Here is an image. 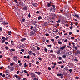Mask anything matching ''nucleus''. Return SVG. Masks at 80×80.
<instances>
[{
  "instance_id": "obj_1",
  "label": "nucleus",
  "mask_w": 80,
  "mask_h": 80,
  "mask_svg": "<svg viewBox=\"0 0 80 80\" xmlns=\"http://www.w3.org/2000/svg\"><path fill=\"white\" fill-rule=\"evenodd\" d=\"M78 54H80V51L78 50L75 54V56H77V55H78Z\"/></svg>"
},
{
  "instance_id": "obj_2",
  "label": "nucleus",
  "mask_w": 80,
  "mask_h": 80,
  "mask_svg": "<svg viewBox=\"0 0 80 80\" xmlns=\"http://www.w3.org/2000/svg\"><path fill=\"white\" fill-rule=\"evenodd\" d=\"M50 11L51 12H55V9L54 8H52L50 9Z\"/></svg>"
},
{
  "instance_id": "obj_3",
  "label": "nucleus",
  "mask_w": 80,
  "mask_h": 80,
  "mask_svg": "<svg viewBox=\"0 0 80 80\" xmlns=\"http://www.w3.org/2000/svg\"><path fill=\"white\" fill-rule=\"evenodd\" d=\"M32 5H33L34 7H37V5H38V4L37 3H32Z\"/></svg>"
},
{
  "instance_id": "obj_4",
  "label": "nucleus",
  "mask_w": 80,
  "mask_h": 80,
  "mask_svg": "<svg viewBox=\"0 0 80 80\" xmlns=\"http://www.w3.org/2000/svg\"><path fill=\"white\" fill-rule=\"evenodd\" d=\"M19 5L21 7H23L25 4H23V2H19Z\"/></svg>"
},
{
  "instance_id": "obj_5",
  "label": "nucleus",
  "mask_w": 80,
  "mask_h": 80,
  "mask_svg": "<svg viewBox=\"0 0 80 80\" xmlns=\"http://www.w3.org/2000/svg\"><path fill=\"white\" fill-rule=\"evenodd\" d=\"M66 48V45H64L63 47H61L60 48L61 50H63L65 48Z\"/></svg>"
},
{
  "instance_id": "obj_6",
  "label": "nucleus",
  "mask_w": 80,
  "mask_h": 80,
  "mask_svg": "<svg viewBox=\"0 0 80 80\" xmlns=\"http://www.w3.org/2000/svg\"><path fill=\"white\" fill-rule=\"evenodd\" d=\"M73 47L74 48H75L76 50H78V47H76L75 44L73 45Z\"/></svg>"
},
{
  "instance_id": "obj_7",
  "label": "nucleus",
  "mask_w": 80,
  "mask_h": 80,
  "mask_svg": "<svg viewBox=\"0 0 80 80\" xmlns=\"http://www.w3.org/2000/svg\"><path fill=\"white\" fill-rule=\"evenodd\" d=\"M23 9L24 10H28V8L27 6H25L23 8Z\"/></svg>"
},
{
  "instance_id": "obj_8",
  "label": "nucleus",
  "mask_w": 80,
  "mask_h": 80,
  "mask_svg": "<svg viewBox=\"0 0 80 80\" xmlns=\"http://www.w3.org/2000/svg\"><path fill=\"white\" fill-rule=\"evenodd\" d=\"M35 72V73H37V74L38 75H40L41 74V72Z\"/></svg>"
},
{
  "instance_id": "obj_9",
  "label": "nucleus",
  "mask_w": 80,
  "mask_h": 80,
  "mask_svg": "<svg viewBox=\"0 0 80 80\" xmlns=\"http://www.w3.org/2000/svg\"><path fill=\"white\" fill-rule=\"evenodd\" d=\"M28 53L29 55H32V52L31 51H29L28 52Z\"/></svg>"
},
{
  "instance_id": "obj_10",
  "label": "nucleus",
  "mask_w": 80,
  "mask_h": 80,
  "mask_svg": "<svg viewBox=\"0 0 80 80\" xmlns=\"http://www.w3.org/2000/svg\"><path fill=\"white\" fill-rule=\"evenodd\" d=\"M57 76H58V77H59V76H63V74H61V73H58L57 74Z\"/></svg>"
},
{
  "instance_id": "obj_11",
  "label": "nucleus",
  "mask_w": 80,
  "mask_h": 80,
  "mask_svg": "<svg viewBox=\"0 0 80 80\" xmlns=\"http://www.w3.org/2000/svg\"><path fill=\"white\" fill-rule=\"evenodd\" d=\"M33 30L35 32H37V28H36L34 27Z\"/></svg>"
},
{
  "instance_id": "obj_12",
  "label": "nucleus",
  "mask_w": 80,
  "mask_h": 80,
  "mask_svg": "<svg viewBox=\"0 0 80 80\" xmlns=\"http://www.w3.org/2000/svg\"><path fill=\"white\" fill-rule=\"evenodd\" d=\"M24 40H26V38H22L21 39V42H24Z\"/></svg>"
},
{
  "instance_id": "obj_13",
  "label": "nucleus",
  "mask_w": 80,
  "mask_h": 80,
  "mask_svg": "<svg viewBox=\"0 0 80 80\" xmlns=\"http://www.w3.org/2000/svg\"><path fill=\"white\" fill-rule=\"evenodd\" d=\"M60 21H61V20H60V19H59L58 20V21H56L57 23H59L60 22Z\"/></svg>"
},
{
  "instance_id": "obj_14",
  "label": "nucleus",
  "mask_w": 80,
  "mask_h": 80,
  "mask_svg": "<svg viewBox=\"0 0 80 80\" xmlns=\"http://www.w3.org/2000/svg\"><path fill=\"white\" fill-rule=\"evenodd\" d=\"M58 30L57 29H56L55 31H53V32H54V33H58Z\"/></svg>"
},
{
  "instance_id": "obj_15",
  "label": "nucleus",
  "mask_w": 80,
  "mask_h": 80,
  "mask_svg": "<svg viewBox=\"0 0 80 80\" xmlns=\"http://www.w3.org/2000/svg\"><path fill=\"white\" fill-rule=\"evenodd\" d=\"M47 6H48V7H51V5L49 3H48V4Z\"/></svg>"
},
{
  "instance_id": "obj_16",
  "label": "nucleus",
  "mask_w": 80,
  "mask_h": 80,
  "mask_svg": "<svg viewBox=\"0 0 80 80\" xmlns=\"http://www.w3.org/2000/svg\"><path fill=\"white\" fill-rule=\"evenodd\" d=\"M19 47H21V48H23V46L20 44L19 45Z\"/></svg>"
},
{
  "instance_id": "obj_17",
  "label": "nucleus",
  "mask_w": 80,
  "mask_h": 80,
  "mask_svg": "<svg viewBox=\"0 0 80 80\" xmlns=\"http://www.w3.org/2000/svg\"><path fill=\"white\" fill-rule=\"evenodd\" d=\"M5 42V40H3H3H2V42H1V43H3L4 42Z\"/></svg>"
},
{
  "instance_id": "obj_18",
  "label": "nucleus",
  "mask_w": 80,
  "mask_h": 80,
  "mask_svg": "<svg viewBox=\"0 0 80 80\" xmlns=\"http://www.w3.org/2000/svg\"><path fill=\"white\" fill-rule=\"evenodd\" d=\"M30 33L31 34V35H33V32L32 31H31L30 32Z\"/></svg>"
},
{
  "instance_id": "obj_19",
  "label": "nucleus",
  "mask_w": 80,
  "mask_h": 80,
  "mask_svg": "<svg viewBox=\"0 0 80 80\" xmlns=\"http://www.w3.org/2000/svg\"><path fill=\"white\" fill-rule=\"evenodd\" d=\"M32 77H33V78L35 77V74L32 73Z\"/></svg>"
},
{
  "instance_id": "obj_20",
  "label": "nucleus",
  "mask_w": 80,
  "mask_h": 80,
  "mask_svg": "<svg viewBox=\"0 0 80 80\" xmlns=\"http://www.w3.org/2000/svg\"><path fill=\"white\" fill-rule=\"evenodd\" d=\"M14 77L16 78H18V76L17 75L15 74L14 75Z\"/></svg>"
},
{
  "instance_id": "obj_21",
  "label": "nucleus",
  "mask_w": 80,
  "mask_h": 80,
  "mask_svg": "<svg viewBox=\"0 0 80 80\" xmlns=\"http://www.w3.org/2000/svg\"><path fill=\"white\" fill-rule=\"evenodd\" d=\"M44 51L45 52H48V49H47V48H45L44 49Z\"/></svg>"
},
{
  "instance_id": "obj_22",
  "label": "nucleus",
  "mask_w": 80,
  "mask_h": 80,
  "mask_svg": "<svg viewBox=\"0 0 80 80\" xmlns=\"http://www.w3.org/2000/svg\"><path fill=\"white\" fill-rule=\"evenodd\" d=\"M38 20H40V19H42V17H41V16H39V17L38 18Z\"/></svg>"
},
{
  "instance_id": "obj_23",
  "label": "nucleus",
  "mask_w": 80,
  "mask_h": 80,
  "mask_svg": "<svg viewBox=\"0 0 80 80\" xmlns=\"http://www.w3.org/2000/svg\"><path fill=\"white\" fill-rule=\"evenodd\" d=\"M8 35H11V33H12V32L11 31H9L8 32Z\"/></svg>"
},
{
  "instance_id": "obj_24",
  "label": "nucleus",
  "mask_w": 80,
  "mask_h": 80,
  "mask_svg": "<svg viewBox=\"0 0 80 80\" xmlns=\"http://www.w3.org/2000/svg\"><path fill=\"white\" fill-rule=\"evenodd\" d=\"M51 41H52V42H55V40H54V39H51Z\"/></svg>"
},
{
  "instance_id": "obj_25",
  "label": "nucleus",
  "mask_w": 80,
  "mask_h": 80,
  "mask_svg": "<svg viewBox=\"0 0 80 80\" xmlns=\"http://www.w3.org/2000/svg\"><path fill=\"white\" fill-rule=\"evenodd\" d=\"M71 38L72 39V40H74L75 39V38L74 37H71Z\"/></svg>"
},
{
  "instance_id": "obj_26",
  "label": "nucleus",
  "mask_w": 80,
  "mask_h": 80,
  "mask_svg": "<svg viewBox=\"0 0 80 80\" xmlns=\"http://www.w3.org/2000/svg\"><path fill=\"white\" fill-rule=\"evenodd\" d=\"M22 22H25V19H22Z\"/></svg>"
},
{
  "instance_id": "obj_27",
  "label": "nucleus",
  "mask_w": 80,
  "mask_h": 80,
  "mask_svg": "<svg viewBox=\"0 0 80 80\" xmlns=\"http://www.w3.org/2000/svg\"><path fill=\"white\" fill-rule=\"evenodd\" d=\"M58 63L59 64H62V61L58 62Z\"/></svg>"
},
{
  "instance_id": "obj_28",
  "label": "nucleus",
  "mask_w": 80,
  "mask_h": 80,
  "mask_svg": "<svg viewBox=\"0 0 80 80\" xmlns=\"http://www.w3.org/2000/svg\"><path fill=\"white\" fill-rule=\"evenodd\" d=\"M27 67V64L26 63H24V67L25 68V67Z\"/></svg>"
},
{
  "instance_id": "obj_29",
  "label": "nucleus",
  "mask_w": 80,
  "mask_h": 80,
  "mask_svg": "<svg viewBox=\"0 0 80 80\" xmlns=\"http://www.w3.org/2000/svg\"><path fill=\"white\" fill-rule=\"evenodd\" d=\"M48 47H50V48H51L52 47V45H48Z\"/></svg>"
},
{
  "instance_id": "obj_30",
  "label": "nucleus",
  "mask_w": 80,
  "mask_h": 80,
  "mask_svg": "<svg viewBox=\"0 0 80 80\" xmlns=\"http://www.w3.org/2000/svg\"><path fill=\"white\" fill-rule=\"evenodd\" d=\"M63 58H66V55H64L62 56Z\"/></svg>"
},
{
  "instance_id": "obj_31",
  "label": "nucleus",
  "mask_w": 80,
  "mask_h": 80,
  "mask_svg": "<svg viewBox=\"0 0 80 80\" xmlns=\"http://www.w3.org/2000/svg\"><path fill=\"white\" fill-rule=\"evenodd\" d=\"M69 71L70 72V73H72V69H69Z\"/></svg>"
},
{
  "instance_id": "obj_32",
  "label": "nucleus",
  "mask_w": 80,
  "mask_h": 80,
  "mask_svg": "<svg viewBox=\"0 0 80 80\" xmlns=\"http://www.w3.org/2000/svg\"><path fill=\"white\" fill-rule=\"evenodd\" d=\"M36 64H37V65H38V63H39V62H38V61H36Z\"/></svg>"
},
{
  "instance_id": "obj_33",
  "label": "nucleus",
  "mask_w": 80,
  "mask_h": 80,
  "mask_svg": "<svg viewBox=\"0 0 80 80\" xmlns=\"http://www.w3.org/2000/svg\"><path fill=\"white\" fill-rule=\"evenodd\" d=\"M10 65H11V66H13V63H11L10 64Z\"/></svg>"
},
{
  "instance_id": "obj_34",
  "label": "nucleus",
  "mask_w": 80,
  "mask_h": 80,
  "mask_svg": "<svg viewBox=\"0 0 80 80\" xmlns=\"http://www.w3.org/2000/svg\"><path fill=\"white\" fill-rule=\"evenodd\" d=\"M33 26H31V28H30L31 30H32V29H33Z\"/></svg>"
},
{
  "instance_id": "obj_35",
  "label": "nucleus",
  "mask_w": 80,
  "mask_h": 80,
  "mask_svg": "<svg viewBox=\"0 0 80 80\" xmlns=\"http://www.w3.org/2000/svg\"><path fill=\"white\" fill-rule=\"evenodd\" d=\"M5 48L6 50H8V48L7 46H6Z\"/></svg>"
},
{
  "instance_id": "obj_36",
  "label": "nucleus",
  "mask_w": 80,
  "mask_h": 80,
  "mask_svg": "<svg viewBox=\"0 0 80 80\" xmlns=\"http://www.w3.org/2000/svg\"><path fill=\"white\" fill-rule=\"evenodd\" d=\"M18 0H14V2L15 3H17V2H18Z\"/></svg>"
},
{
  "instance_id": "obj_37",
  "label": "nucleus",
  "mask_w": 80,
  "mask_h": 80,
  "mask_svg": "<svg viewBox=\"0 0 80 80\" xmlns=\"http://www.w3.org/2000/svg\"><path fill=\"white\" fill-rule=\"evenodd\" d=\"M9 75H8V74H6V76L7 77V78H8V77H9Z\"/></svg>"
},
{
  "instance_id": "obj_38",
  "label": "nucleus",
  "mask_w": 80,
  "mask_h": 80,
  "mask_svg": "<svg viewBox=\"0 0 80 80\" xmlns=\"http://www.w3.org/2000/svg\"><path fill=\"white\" fill-rule=\"evenodd\" d=\"M28 17L29 18H30L31 17V16H30V13H29L28 14Z\"/></svg>"
},
{
  "instance_id": "obj_39",
  "label": "nucleus",
  "mask_w": 80,
  "mask_h": 80,
  "mask_svg": "<svg viewBox=\"0 0 80 80\" xmlns=\"http://www.w3.org/2000/svg\"><path fill=\"white\" fill-rule=\"evenodd\" d=\"M58 38H59V37L58 36H56L55 37V38H56V39H58Z\"/></svg>"
},
{
  "instance_id": "obj_40",
  "label": "nucleus",
  "mask_w": 80,
  "mask_h": 80,
  "mask_svg": "<svg viewBox=\"0 0 80 80\" xmlns=\"http://www.w3.org/2000/svg\"><path fill=\"white\" fill-rule=\"evenodd\" d=\"M75 78H76V79H78V78H79V77H75Z\"/></svg>"
},
{
  "instance_id": "obj_41",
  "label": "nucleus",
  "mask_w": 80,
  "mask_h": 80,
  "mask_svg": "<svg viewBox=\"0 0 80 80\" xmlns=\"http://www.w3.org/2000/svg\"><path fill=\"white\" fill-rule=\"evenodd\" d=\"M29 67H32V64L31 63H29Z\"/></svg>"
},
{
  "instance_id": "obj_42",
  "label": "nucleus",
  "mask_w": 80,
  "mask_h": 80,
  "mask_svg": "<svg viewBox=\"0 0 80 80\" xmlns=\"http://www.w3.org/2000/svg\"><path fill=\"white\" fill-rule=\"evenodd\" d=\"M38 59L39 60H42V58L39 57L38 58Z\"/></svg>"
},
{
  "instance_id": "obj_43",
  "label": "nucleus",
  "mask_w": 80,
  "mask_h": 80,
  "mask_svg": "<svg viewBox=\"0 0 80 80\" xmlns=\"http://www.w3.org/2000/svg\"><path fill=\"white\" fill-rule=\"evenodd\" d=\"M65 42H68V40L67 39H65L64 40Z\"/></svg>"
},
{
  "instance_id": "obj_44",
  "label": "nucleus",
  "mask_w": 80,
  "mask_h": 80,
  "mask_svg": "<svg viewBox=\"0 0 80 80\" xmlns=\"http://www.w3.org/2000/svg\"><path fill=\"white\" fill-rule=\"evenodd\" d=\"M58 43H59V44H60L61 45L62 44V42H58Z\"/></svg>"
},
{
  "instance_id": "obj_45",
  "label": "nucleus",
  "mask_w": 80,
  "mask_h": 80,
  "mask_svg": "<svg viewBox=\"0 0 80 80\" xmlns=\"http://www.w3.org/2000/svg\"><path fill=\"white\" fill-rule=\"evenodd\" d=\"M60 12H63V9H60Z\"/></svg>"
},
{
  "instance_id": "obj_46",
  "label": "nucleus",
  "mask_w": 80,
  "mask_h": 80,
  "mask_svg": "<svg viewBox=\"0 0 80 80\" xmlns=\"http://www.w3.org/2000/svg\"><path fill=\"white\" fill-rule=\"evenodd\" d=\"M74 61H76V62H77V61H78V59L77 58H75L74 59Z\"/></svg>"
},
{
  "instance_id": "obj_47",
  "label": "nucleus",
  "mask_w": 80,
  "mask_h": 80,
  "mask_svg": "<svg viewBox=\"0 0 80 80\" xmlns=\"http://www.w3.org/2000/svg\"><path fill=\"white\" fill-rule=\"evenodd\" d=\"M32 55H34V56H35V55H36V54H35V53H32Z\"/></svg>"
},
{
  "instance_id": "obj_48",
  "label": "nucleus",
  "mask_w": 80,
  "mask_h": 80,
  "mask_svg": "<svg viewBox=\"0 0 80 80\" xmlns=\"http://www.w3.org/2000/svg\"><path fill=\"white\" fill-rule=\"evenodd\" d=\"M40 48L39 47H38L37 48V50H40Z\"/></svg>"
},
{
  "instance_id": "obj_49",
  "label": "nucleus",
  "mask_w": 80,
  "mask_h": 80,
  "mask_svg": "<svg viewBox=\"0 0 80 80\" xmlns=\"http://www.w3.org/2000/svg\"><path fill=\"white\" fill-rule=\"evenodd\" d=\"M48 69L49 70H51V68H50V67H48Z\"/></svg>"
},
{
  "instance_id": "obj_50",
  "label": "nucleus",
  "mask_w": 80,
  "mask_h": 80,
  "mask_svg": "<svg viewBox=\"0 0 80 80\" xmlns=\"http://www.w3.org/2000/svg\"><path fill=\"white\" fill-rule=\"evenodd\" d=\"M19 73H20V71H18L17 72V74H18Z\"/></svg>"
},
{
  "instance_id": "obj_51",
  "label": "nucleus",
  "mask_w": 80,
  "mask_h": 80,
  "mask_svg": "<svg viewBox=\"0 0 80 80\" xmlns=\"http://www.w3.org/2000/svg\"><path fill=\"white\" fill-rule=\"evenodd\" d=\"M45 35L46 36H49V34L47 33L45 34Z\"/></svg>"
},
{
  "instance_id": "obj_52",
  "label": "nucleus",
  "mask_w": 80,
  "mask_h": 80,
  "mask_svg": "<svg viewBox=\"0 0 80 80\" xmlns=\"http://www.w3.org/2000/svg\"><path fill=\"white\" fill-rule=\"evenodd\" d=\"M13 60L14 61H15V62H17V59H15V58H14L13 59Z\"/></svg>"
},
{
  "instance_id": "obj_53",
  "label": "nucleus",
  "mask_w": 80,
  "mask_h": 80,
  "mask_svg": "<svg viewBox=\"0 0 80 80\" xmlns=\"http://www.w3.org/2000/svg\"><path fill=\"white\" fill-rule=\"evenodd\" d=\"M21 52H24V49H22L21 50Z\"/></svg>"
},
{
  "instance_id": "obj_54",
  "label": "nucleus",
  "mask_w": 80,
  "mask_h": 80,
  "mask_svg": "<svg viewBox=\"0 0 80 80\" xmlns=\"http://www.w3.org/2000/svg\"><path fill=\"white\" fill-rule=\"evenodd\" d=\"M64 67V66L62 65L61 66V68H63Z\"/></svg>"
},
{
  "instance_id": "obj_55",
  "label": "nucleus",
  "mask_w": 80,
  "mask_h": 80,
  "mask_svg": "<svg viewBox=\"0 0 80 80\" xmlns=\"http://www.w3.org/2000/svg\"><path fill=\"white\" fill-rule=\"evenodd\" d=\"M5 75L4 74L2 75V77H5Z\"/></svg>"
},
{
  "instance_id": "obj_56",
  "label": "nucleus",
  "mask_w": 80,
  "mask_h": 80,
  "mask_svg": "<svg viewBox=\"0 0 80 80\" xmlns=\"http://www.w3.org/2000/svg\"><path fill=\"white\" fill-rule=\"evenodd\" d=\"M59 60H62V57H59Z\"/></svg>"
},
{
  "instance_id": "obj_57",
  "label": "nucleus",
  "mask_w": 80,
  "mask_h": 80,
  "mask_svg": "<svg viewBox=\"0 0 80 80\" xmlns=\"http://www.w3.org/2000/svg\"><path fill=\"white\" fill-rule=\"evenodd\" d=\"M61 79H62V78H63V76H62L61 77Z\"/></svg>"
},
{
  "instance_id": "obj_58",
  "label": "nucleus",
  "mask_w": 80,
  "mask_h": 80,
  "mask_svg": "<svg viewBox=\"0 0 80 80\" xmlns=\"http://www.w3.org/2000/svg\"><path fill=\"white\" fill-rule=\"evenodd\" d=\"M76 18H78V17H79V16H78V15H76Z\"/></svg>"
},
{
  "instance_id": "obj_59",
  "label": "nucleus",
  "mask_w": 80,
  "mask_h": 80,
  "mask_svg": "<svg viewBox=\"0 0 80 80\" xmlns=\"http://www.w3.org/2000/svg\"><path fill=\"white\" fill-rule=\"evenodd\" d=\"M0 31H2V28L1 27H0Z\"/></svg>"
},
{
  "instance_id": "obj_60",
  "label": "nucleus",
  "mask_w": 80,
  "mask_h": 80,
  "mask_svg": "<svg viewBox=\"0 0 80 80\" xmlns=\"http://www.w3.org/2000/svg\"><path fill=\"white\" fill-rule=\"evenodd\" d=\"M8 42H5L6 45H8Z\"/></svg>"
},
{
  "instance_id": "obj_61",
  "label": "nucleus",
  "mask_w": 80,
  "mask_h": 80,
  "mask_svg": "<svg viewBox=\"0 0 80 80\" xmlns=\"http://www.w3.org/2000/svg\"><path fill=\"white\" fill-rule=\"evenodd\" d=\"M23 72H24V73H26V72H27L26 70H24Z\"/></svg>"
},
{
  "instance_id": "obj_62",
  "label": "nucleus",
  "mask_w": 80,
  "mask_h": 80,
  "mask_svg": "<svg viewBox=\"0 0 80 80\" xmlns=\"http://www.w3.org/2000/svg\"><path fill=\"white\" fill-rule=\"evenodd\" d=\"M11 50H12V51H15V49H11Z\"/></svg>"
},
{
  "instance_id": "obj_63",
  "label": "nucleus",
  "mask_w": 80,
  "mask_h": 80,
  "mask_svg": "<svg viewBox=\"0 0 80 80\" xmlns=\"http://www.w3.org/2000/svg\"><path fill=\"white\" fill-rule=\"evenodd\" d=\"M78 39L79 41H80V36L78 37Z\"/></svg>"
},
{
  "instance_id": "obj_64",
  "label": "nucleus",
  "mask_w": 80,
  "mask_h": 80,
  "mask_svg": "<svg viewBox=\"0 0 80 80\" xmlns=\"http://www.w3.org/2000/svg\"><path fill=\"white\" fill-rule=\"evenodd\" d=\"M34 80H38V79H37L36 78H34Z\"/></svg>"
}]
</instances>
